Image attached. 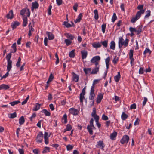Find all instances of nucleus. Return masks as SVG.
Masks as SVG:
<instances>
[{"instance_id":"1","label":"nucleus","mask_w":154,"mask_h":154,"mask_svg":"<svg viewBox=\"0 0 154 154\" xmlns=\"http://www.w3.org/2000/svg\"><path fill=\"white\" fill-rule=\"evenodd\" d=\"M128 42L129 40L127 38H126L125 40L122 37H120L119 38L118 45L120 48H122V46H124V47H127Z\"/></svg>"},{"instance_id":"2","label":"nucleus","mask_w":154,"mask_h":154,"mask_svg":"<svg viewBox=\"0 0 154 154\" xmlns=\"http://www.w3.org/2000/svg\"><path fill=\"white\" fill-rule=\"evenodd\" d=\"M11 53L8 54L6 56V58L7 61V66L8 69L9 70L10 68H11L12 61L11 60Z\"/></svg>"},{"instance_id":"3","label":"nucleus","mask_w":154,"mask_h":154,"mask_svg":"<svg viewBox=\"0 0 154 154\" xmlns=\"http://www.w3.org/2000/svg\"><path fill=\"white\" fill-rule=\"evenodd\" d=\"M100 60V57L99 56H96L93 57L91 59L90 62L91 63H94L95 65H96L97 64L98 65H99V62Z\"/></svg>"},{"instance_id":"4","label":"nucleus","mask_w":154,"mask_h":154,"mask_svg":"<svg viewBox=\"0 0 154 154\" xmlns=\"http://www.w3.org/2000/svg\"><path fill=\"white\" fill-rule=\"evenodd\" d=\"M43 134L42 132H40L38 134L36 138V141L37 143H42L43 141Z\"/></svg>"},{"instance_id":"5","label":"nucleus","mask_w":154,"mask_h":154,"mask_svg":"<svg viewBox=\"0 0 154 154\" xmlns=\"http://www.w3.org/2000/svg\"><path fill=\"white\" fill-rule=\"evenodd\" d=\"M141 17V15L138 12H137L136 15L134 17H132L131 20V22L135 23Z\"/></svg>"},{"instance_id":"6","label":"nucleus","mask_w":154,"mask_h":154,"mask_svg":"<svg viewBox=\"0 0 154 154\" xmlns=\"http://www.w3.org/2000/svg\"><path fill=\"white\" fill-rule=\"evenodd\" d=\"M26 14L27 16L29 17L30 15V12L29 9L25 8L23 9L20 11V15H23L24 14Z\"/></svg>"},{"instance_id":"7","label":"nucleus","mask_w":154,"mask_h":154,"mask_svg":"<svg viewBox=\"0 0 154 154\" xmlns=\"http://www.w3.org/2000/svg\"><path fill=\"white\" fill-rule=\"evenodd\" d=\"M129 137L127 135H124L120 140V142L122 144L127 143L129 141Z\"/></svg>"},{"instance_id":"8","label":"nucleus","mask_w":154,"mask_h":154,"mask_svg":"<svg viewBox=\"0 0 154 154\" xmlns=\"http://www.w3.org/2000/svg\"><path fill=\"white\" fill-rule=\"evenodd\" d=\"M100 67V65L96 64L95 67L92 70L91 74H96L99 72Z\"/></svg>"},{"instance_id":"9","label":"nucleus","mask_w":154,"mask_h":154,"mask_svg":"<svg viewBox=\"0 0 154 154\" xmlns=\"http://www.w3.org/2000/svg\"><path fill=\"white\" fill-rule=\"evenodd\" d=\"M85 94V88L84 87L82 90V92L80 94V101L81 103H83L85 98L84 95Z\"/></svg>"},{"instance_id":"10","label":"nucleus","mask_w":154,"mask_h":154,"mask_svg":"<svg viewBox=\"0 0 154 154\" xmlns=\"http://www.w3.org/2000/svg\"><path fill=\"white\" fill-rule=\"evenodd\" d=\"M96 146L97 148H100L102 150H104L105 144L102 141H99L97 142Z\"/></svg>"},{"instance_id":"11","label":"nucleus","mask_w":154,"mask_h":154,"mask_svg":"<svg viewBox=\"0 0 154 154\" xmlns=\"http://www.w3.org/2000/svg\"><path fill=\"white\" fill-rule=\"evenodd\" d=\"M95 94L94 93H90V95L89 97V99L92 100L91 101V103L90 104V107H91L94 106V100L95 97Z\"/></svg>"},{"instance_id":"12","label":"nucleus","mask_w":154,"mask_h":154,"mask_svg":"<svg viewBox=\"0 0 154 154\" xmlns=\"http://www.w3.org/2000/svg\"><path fill=\"white\" fill-rule=\"evenodd\" d=\"M49 137V136L48 135V132H45L44 135V139L45 143L47 145L49 143L48 138Z\"/></svg>"},{"instance_id":"13","label":"nucleus","mask_w":154,"mask_h":154,"mask_svg":"<svg viewBox=\"0 0 154 154\" xmlns=\"http://www.w3.org/2000/svg\"><path fill=\"white\" fill-rule=\"evenodd\" d=\"M143 5H139L137 7V8L140 11L137 12H138L141 15L143 14L145 12V10L143 9Z\"/></svg>"},{"instance_id":"14","label":"nucleus","mask_w":154,"mask_h":154,"mask_svg":"<svg viewBox=\"0 0 154 154\" xmlns=\"http://www.w3.org/2000/svg\"><path fill=\"white\" fill-rule=\"evenodd\" d=\"M72 80L75 82H77L79 79V75L74 72L72 73Z\"/></svg>"},{"instance_id":"15","label":"nucleus","mask_w":154,"mask_h":154,"mask_svg":"<svg viewBox=\"0 0 154 154\" xmlns=\"http://www.w3.org/2000/svg\"><path fill=\"white\" fill-rule=\"evenodd\" d=\"M69 112L74 115H77L78 114V111L77 110L73 108H70L69 109Z\"/></svg>"},{"instance_id":"16","label":"nucleus","mask_w":154,"mask_h":154,"mask_svg":"<svg viewBox=\"0 0 154 154\" xmlns=\"http://www.w3.org/2000/svg\"><path fill=\"white\" fill-rule=\"evenodd\" d=\"M95 128L94 126H93H93L92 125H88L87 127V129L88 131L91 135L93 134V131L92 130Z\"/></svg>"},{"instance_id":"17","label":"nucleus","mask_w":154,"mask_h":154,"mask_svg":"<svg viewBox=\"0 0 154 154\" xmlns=\"http://www.w3.org/2000/svg\"><path fill=\"white\" fill-rule=\"evenodd\" d=\"M32 4L31 10L32 11L34 9H37L38 8L39 4L37 2L35 1L34 2H32Z\"/></svg>"},{"instance_id":"18","label":"nucleus","mask_w":154,"mask_h":154,"mask_svg":"<svg viewBox=\"0 0 154 154\" xmlns=\"http://www.w3.org/2000/svg\"><path fill=\"white\" fill-rule=\"evenodd\" d=\"M46 33L48 36L49 40H52L54 38V35L51 32H47Z\"/></svg>"},{"instance_id":"19","label":"nucleus","mask_w":154,"mask_h":154,"mask_svg":"<svg viewBox=\"0 0 154 154\" xmlns=\"http://www.w3.org/2000/svg\"><path fill=\"white\" fill-rule=\"evenodd\" d=\"M82 58V59H85L87 56L88 53L87 51L82 50L81 51Z\"/></svg>"},{"instance_id":"20","label":"nucleus","mask_w":154,"mask_h":154,"mask_svg":"<svg viewBox=\"0 0 154 154\" xmlns=\"http://www.w3.org/2000/svg\"><path fill=\"white\" fill-rule=\"evenodd\" d=\"M6 17L8 19H12L13 17V13L12 10L10 11L7 14Z\"/></svg>"},{"instance_id":"21","label":"nucleus","mask_w":154,"mask_h":154,"mask_svg":"<svg viewBox=\"0 0 154 154\" xmlns=\"http://www.w3.org/2000/svg\"><path fill=\"white\" fill-rule=\"evenodd\" d=\"M92 46L93 47L95 48H100L101 46V45L99 42H95L92 44Z\"/></svg>"},{"instance_id":"22","label":"nucleus","mask_w":154,"mask_h":154,"mask_svg":"<svg viewBox=\"0 0 154 154\" xmlns=\"http://www.w3.org/2000/svg\"><path fill=\"white\" fill-rule=\"evenodd\" d=\"M103 98V94L101 93H100L97 98V103H100Z\"/></svg>"},{"instance_id":"23","label":"nucleus","mask_w":154,"mask_h":154,"mask_svg":"<svg viewBox=\"0 0 154 154\" xmlns=\"http://www.w3.org/2000/svg\"><path fill=\"white\" fill-rule=\"evenodd\" d=\"M91 116L92 117L94 118V119H96V118L98 117L99 118V117L96 114V109L95 108H93V112L91 114Z\"/></svg>"},{"instance_id":"24","label":"nucleus","mask_w":154,"mask_h":154,"mask_svg":"<svg viewBox=\"0 0 154 154\" xmlns=\"http://www.w3.org/2000/svg\"><path fill=\"white\" fill-rule=\"evenodd\" d=\"M83 71L86 74H91L92 71L91 68H84L83 69Z\"/></svg>"},{"instance_id":"25","label":"nucleus","mask_w":154,"mask_h":154,"mask_svg":"<svg viewBox=\"0 0 154 154\" xmlns=\"http://www.w3.org/2000/svg\"><path fill=\"white\" fill-rule=\"evenodd\" d=\"M116 44L115 42L113 41H112L110 43V48L113 50H114L115 49Z\"/></svg>"},{"instance_id":"26","label":"nucleus","mask_w":154,"mask_h":154,"mask_svg":"<svg viewBox=\"0 0 154 154\" xmlns=\"http://www.w3.org/2000/svg\"><path fill=\"white\" fill-rule=\"evenodd\" d=\"M120 77L121 75L120 72H118L117 75L114 77V79L115 81L116 82H118L120 78Z\"/></svg>"},{"instance_id":"27","label":"nucleus","mask_w":154,"mask_h":154,"mask_svg":"<svg viewBox=\"0 0 154 154\" xmlns=\"http://www.w3.org/2000/svg\"><path fill=\"white\" fill-rule=\"evenodd\" d=\"M82 14L80 13L78 15L77 19L74 20V22L75 23H77L79 22L82 19Z\"/></svg>"},{"instance_id":"28","label":"nucleus","mask_w":154,"mask_h":154,"mask_svg":"<svg viewBox=\"0 0 154 154\" xmlns=\"http://www.w3.org/2000/svg\"><path fill=\"white\" fill-rule=\"evenodd\" d=\"M9 88V87L8 85L3 84L0 85V90H6L8 89Z\"/></svg>"},{"instance_id":"29","label":"nucleus","mask_w":154,"mask_h":154,"mask_svg":"<svg viewBox=\"0 0 154 154\" xmlns=\"http://www.w3.org/2000/svg\"><path fill=\"white\" fill-rule=\"evenodd\" d=\"M117 135V133L116 131H114L111 134L110 136V138L112 140H114Z\"/></svg>"},{"instance_id":"30","label":"nucleus","mask_w":154,"mask_h":154,"mask_svg":"<svg viewBox=\"0 0 154 154\" xmlns=\"http://www.w3.org/2000/svg\"><path fill=\"white\" fill-rule=\"evenodd\" d=\"M19 23L17 21H15L13 22L11 24V26L13 29L15 28L19 25Z\"/></svg>"},{"instance_id":"31","label":"nucleus","mask_w":154,"mask_h":154,"mask_svg":"<svg viewBox=\"0 0 154 154\" xmlns=\"http://www.w3.org/2000/svg\"><path fill=\"white\" fill-rule=\"evenodd\" d=\"M66 148V149L68 151H69L72 150L74 146L73 145L69 144L65 145Z\"/></svg>"},{"instance_id":"32","label":"nucleus","mask_w":154,"mask_h":154,"mask_svg":"<svg viewBox=\"0 0 154 154\" xmlns=\"http://www.w3.org/2000/svg\"><path fill=\"white\" fill-rule=\"evenodd\" d=\"M62 122L66 124L67 122V116L66 114H65L63 115L62 119Z\"/></svg>"},{"instance_id":"33","label":"nucleus","mask_w":154,"mask_h":154,"mask_svg":"<svg viewBox=\"0 0 154 154\" xmlns=\"http://www.w3.org/2000/svg\"><path fill=\"white\" fill-rule=\"evenodd\" d=\"M23 26L24 27L26 26L27 23V18L26 16H23Z\"/></svg>"},{"instance_id":"34","label":"nucleus","mask_w":154,"mask_h":154,"mask_svg":"<svg viewBox=\"0 0 154 154\" xmlns=\"http://www.w3.org/2000/svg\"><path fill=\"white\" fill-rule=\"evenodd\" d=\"M41 112L44 113L45 116H50L51 115L50 112L45 109L42 110Z\"/></svg>"},{"instance_id":"35","label":"nucleus","mask_w":154,"mask_h":154,"mask_svg":"<svg viewBox=\"0 0 154 154\" xmlns=\"http://www.w3.org/2000/svg\"><path fill=\"white\" fill-rule=\"evenodd\" d=\"M41 106V104L38 103H36L35 106L33 108V110L34 111H37L40 108Z\"/></svg>"},{"instance_id":"36","label":"nucleus","mask_w":154,"mask_h":154,"mask_svg":"<svg viewBox=\"0 0 154 154\" xmlns=\"http://www.w3.org/2000/svg\"><path fill=\"white\" fill-rule=\"evenodd\" d=\"M50 148L48 147H45L43 149V150L42 151V153L44 154L49 152Z\"/></svg>"},{"instance_id":"37","label":"nucleus","mask_w":154,"mask_h":154,"mask_svg":"<svg viewBox=\"0 0 154 154\" xmlns=\"http://www.w3.org/2000/svg\"><path fill=\"white\" fill-rule=\"evenodd\" d=\"M8 117L10 118L13 119L17 117V114L15 112L13 113H10L8 114Z\"/></svg>"},{"instance_id":"38","label":"nucleus","mask_w":154,"mask_h":154,"mask_svg":"<svg viewBox=\"0 0 154 154\" xmlns=\"http://www.w3.org/2000/svg\"><path fill=\"white\" fill-rule=\"evenodd\" d=\"M128 117V116L125 114L124 112H123L121 115V118L123 120H125Z\"/></svg>"},{"instance_id":"39","label":"nucleus","mask_w":154,"mask_h":154,"mask_svg":"<svg viewBox=\"0 0 154 154\" xmlns=\"http://www.w3.org/2000/svg\"><path fill=\"white\" fill-rule=\"evenodd\" d=\"M19 123L20 125L23 124L25 122V119L23 116H22L19 119Z\"/></svg>"},{"instance_id":"40","label":"nucleus","mask_w":154,"mask_h":154,"mask_svg":"<svg viewBox=\"0 0 154 154\" xmlns=\"http://www.w3.org/2000/svg\"><path fill=\"white\" fill-rule=\"evenodd\" d=\"M101 43L105 48H106L108 46V41L107 40L101 41Z\"/></svg>"},{"instance_id":"41","label":"nucleus","mask_w":154,"mask_h":154,"mask_svg":"<svg viewBox=\"0 0 154 154\" xmlns=\"http://www.w3.org/2000/svg\"><path fill=\"white\" fill-rule=\"evenodd\" d=\"M94 18L95 20H97L99 18L98 11L97 9H96L94 11Z\"/></svg>"},{"instance_id":"42","label":"nucleus","mask_w":154,"mask_h":154,"mask_svg":"<svg viewBox=\"0 0 154 154\" xmlns=\"http://www.w3.org/2000/svg\"><path fill=\"white\" fill-rule=\"evenodd\" d=\"M151 15V11L150 10H147L146 12V15L144 17L145 18H148Z\"/></svg>"},{"instance_id":"43","label":"nucleus","mask_w":154,"mask_h":154,"mask_svg":"<svg viewBox=\"0 0 154 154\" xmlns=\"http://www.w3.org/2000/svg\"><path fill=\"white\" fill-rule=\"evenodd\" d=\"M142 27L141 26H138L137 29V35H139L140 32H142Z\"/></svg>"},{"instance_id":"44","label":"nucleus","mask_w":154,"mask_h":154,"mask_svg":"<svg viewBox=\"0 0 154 154\" xmlns=\"http://www.w3.org/2000/svg\"><path fill=\"white\" fill-rule=\"evenodd\" d=\"M54 78V76L52 74H51L49 77L48 80L47 82V83L48 84L49 82L52 81Z\"/></svg>"},{"instance_id":"45","label":"nucleus","mask_w":154,"mask_h":154,"mask_svg":"<svg viewBox=\"0 0 154 154\" xmlns=\"http://www.w3.org/2000/svg\"><path fill=\"white\" fill-rule=\"evenodd\" d=\"M75 50H72L69 53V57L71 58H74L75 57Z\"/></svg>"},{"instance_id":"46","label":"nucleus","mask_w":154,"mask_h":154,"mask_svg":"<svg viewBox=\"0 0 154 154\" xmlns=\"http://www.w3.org/2000/svg\"><path fill=\"white\" fill-rule=\"evenodd\" d=\"M99 118L98 117L96 118V119H95L96 123V125L98 128H100L101 126V124L99 123Z\"/></svg>"},{"instance_id":"47","label":"nucleus","mask_w":154,"mask_h":154,"mask_svg":"<svg viewBox=\"0 0 154 154\" xmlns=\"http://www.w3.org/2000/svg\"><path fill=\"white\" fill-rule=\"evenodd\" d=\"M20 102L19 101H14L12 102H11L9 103V104H10L12 106H13L14 105L17 104L19 103H20Z\"/></svg>"},{"instance_id":"48","label":"nucleus","mask_w":154,"mask_h":154,"mask_svg":"<svg viewBox=\"0 0 154 154\" xmlns=\"http://www.w3.org/2000/svg\"><path fill=\"white\" fill-rule=\"evenodd\" d=\"M117 19V17L116 16V13H114L112 18V22L114 23Z\"/></svg>"},{"instance_id":"49","label":"nucleus","mask_w":154,"mask_h":154,"mask_svg":"<svg viewBox=\"0 0 154 154\" xmlns=\"http://www.w3.org/2000/svg\"><path fill=\"white\" fill-rule=\"evenodd\" d=\"M11 68H10V69L9 70H8V66H7V73L4 75L1 78V80H2L3 78H6L8 75L9 74V72L11 70Z\"/></svg>"},{"instance_id":"50","label":"nucleus","mask_w":154,"mask_h":154,"mask_svg":"<svg viewBox=\"0 0 154 154\" xmlns=\"http://www.w3.org/2000/svg\"><path fill=\"white\" fill-rule=\"evenodd\" d=\"M12 48L14 50V51H12L11 53H15L17 51L16 43H14L11 46Z\"/></svg>"},{"instance_id":"51","label":"nucleus","mask_w":154,"mask_h":154,"mask_svg":"<svg viewBox=\"0 0 154 154\" xmlns=\"http://www.w3.org/2000/svg\"><path fill=\"white\" fill-rule=\"evenodd\" d=\"M151 52V51L148 48H146L144 51L143 54L145 55L147 53H149V54H150Z\"/></svg>"},{"instance_id":"52","label":"nucleus","mask_w":154,"mask_h":154,"mask_svg":"<svg viewBox=\"0 0 154 154\" xmlns=\"http://www.w3.org/2000/svg\"><path fill=\"white\" fill-rule=\"evenodd\" d=\"M106 27V24H104L102 25L101 26V29L103 33H104L105 32V29Z\"/></svg>"},{"instance_id":"53","label":"nucleus","mask_w":154,"mask_h":154,"mask_svg":"<svg viewBox=\"0 0 154 154\" xmlns=\"http://www.w3.org/2000/svg\"><path fill=\"white\" fill-rule=\"evenodd\" d=\"M21 61V59L20 57H19L18 58V61L16 64V66L17 67H19L20 66Z\"/></svg>"},{"instance_id":"54","label":"nucleus","mask_w":154,"mask_h":154,"mask_svg":"<svg viewBox=\"0 0 154 154\" xmlns=\"http://www.w3.org/2000/svg\"><path fill=\"white\" fill-rule=\"evenodd\" d=\"M66 37L68 38H69L71 40H72L74 39V37L71 34H70L68 33H67L66 34Z\"/></svg>"},{"instance_id":"55","label":"nucleus","mask_w":154,"mask_h":154,"mask_svg":"<svg viewBox=\"0 0 154 154\" xmlns=\"http://www.w3.org/2000/svg\"><path fill=\"white\" fill-rule=\"evenodd\" d=\"M108 116L105 115L104 114H103L102 115V119L103 120L106 121L108 119Z\"/></svg>"},{"instance_id":"56","label":"nucleus","mask_w":154,"mask_h":154,"mask_svg":"<svg viewBox=\"0 0 154 154\" xmlns=\"http://www.w3.org/2000/svg\"><path fill=\"white\" fill-rule=\"evenodd\" d=\"M95 81H94L93 82V85L91 87L90 93H94V85H95L94 82Z\"/></svg>"},{"instance_id":"57","label":"nucleus","mask_w":154,"mask_h":154,"mask_svg":"<svg viewBox=\"0 0 154 154\" xmlns=\"http://www.w3.org/2000/svg\"><path fill=\"white\" fill-rule=\"evenodd\" d=\"M64 25L67 28L70 27L72 26V25L70 23H68L67 22L65 21L63 22Z\"/></svg>"},{"instance_id":"58","label":"nucleus","mask_w":154,"mask_h":154,"mask_svg":"<svg viewBox=\"0 0 154 154\" xmlns=\"http://www.w3.org/2000/svg\"><path fill=\"white\" fill-rule=\"evenodd\" d=\"M129 30L131 32V33L134 32H135L137 33V29L136 28L130 27L129 28Z\"/></svg>"},{"instance_id":"59","label":"nucleus","mask_w":154,"mask_h":154,"mask_svg":"<svg viewBox=\"0 0 154 154\" xmlns=\"http://www.w3.org/2000/svg\"><path fill=\"white\" fill-rule=\"evenodd\" d=\"M65 42L67 46L70 45L72 42L68 39H66L65 40Z\"/></svg>"},{"instance_id":"60","label":"nucleus","mask_w":154,"mask_h":154,"mask_svg":"<svg viewBox=\"0 0 154 154\" xmlns=\"http://www.w3.org/2000/svg\"><path fill=\"white\" fill-rule=\"evenodd\" d=\"M78 6V5L77 3H75L73 6V9L75 12L77 11Z\"/></svg>"},{"instance_id":"61","label":"nucleus","mask_w":154,"mask_h":154,"mask_svg":"<svg viewBox=\"0 0 154 154\" xmlns=\"http://www.w3.org/2000/svg\"><path fill=\"white\" fill-rule=\"evenodd\" d=\"M72 129V127L70 124H68L66 125V130L67 131H69Z\"/></svg>"},{"instance_id":"62","label":"nucleus","mask_w":154,"mask_h":154,"mask_svg":"<svg viewBox=\"0 0 154 154\" xmlns=\"http://www.w3.org/2000/svg\"><path fill=\"white\" fill-rule=\"evenodd\" d=\"M133 50H130L129 53V58H132L133 57Z\"/></svg>"},{"instance_id":"63","label":"nucleus","mask_w":154,"mask_h":154,"mask_svg":"<svg viewBox=\"0 0 154 154\" xmlns=\"http://www.w3.org/2000/svg\"><path fill=\"white\" fill-rule=\"evenodd\" d=\"M136 108V105L135 103H134L131 104L130 107V109H135Z\"/></svg>"},{"instance_id":"64","label":"nucleus","mask_w":154,"mask_h":154,"mask_svg":"<svg viewBox=\"0 0 154 154\" xmlns=\"http://www.w3.org/2000/svg\"><path fill=\"white\" fill-rule=\"evenodd\" d=\"M33 152L35 154H38L39 153V150L38 149H34L33 150Z\"/></svg>"}]
</instances>
